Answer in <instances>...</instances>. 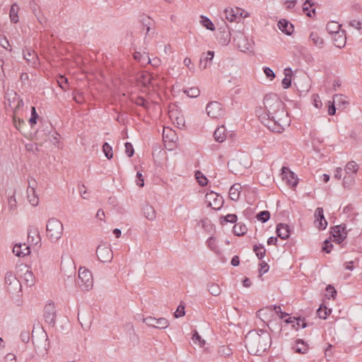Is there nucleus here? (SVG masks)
Wrapping results in <instances>:
<instances>
[{
	"mask_svg": "<svg viewBox=\"0 0 362 362\" xmlns=\"http://www.w3.org/2000/svg\"><path fill=\"white\" fill-rule=\"evenodd\" d=\"M256 217L258 221L265 223L269 219L270 213L269 211H262L257 214Z\"/></svg>",
	"mask_w": 362,
	"mask_h": 362,
	"instance_id": "obj_50",
	"label": "nucleus"
},
{
	"mask_svg": "<svg viewBox=\"0 0 362 362\" xmlns=\"http://www.w3.org/2000/svg\"><path fill=\"white\" fill-rule=\"evenodd\" d=\"M184 93H185L188 97L189 98H197L200 94V90L198 88V87H191V88H187L183 90Z\"/></svg>",
	"mask_w": 362,
	"mask_h": 362,
	"instance_id": "obj_40",
	"label": "nucleus"
},
{
	"mask_svg": "<svg viewBox=\"0 0 362 362\" xmlns=\"http://www.w3.org/2000/svg\"><path fill=\"white\" fill-rule=\"evenodd\" d=\"M269 266L267 262L263 261L259 264V273L261 274L267 273L269 271Z\"/></svg>",
	"mask_w": 362,
	"mask_h": 362,
	"instance_id": "obj_63",
	"label": "nucleus"
},
{
	"mask_svg": "<svg viewBox=\"0 0 362 362\" xmlns=\"http://www.w3.org/2000/svg\"><path fill=\"white\" fill-rule=\"evenodd\" d=\"M23 270L24 272L21 275V277L28 287H31L35 282L34 274L27 266L24 267ZM21 271H23V269H21Z\"/></svg>",
	"mask_w": 362,
	"mask_h": 362,
	"instance_id": "obj_15",
	"label": "nucleus"
},
{
	"mask_svg": "<svg viewBox=\"0 0 362 362\" xmlns=\"http://www.w3.org/2000/svg\"><path fill=\"white\" fill-rule=\"evenodd\" d=\"M247 16L248 13L239 7L226 8L223 12V17L229 22H238Z\"/></svg>",
	"mask_w": 362,
	"mask_h": 362,
	"instance_id": "obj_6",
	"label": "nucleus"
},
{
	"mask_svg": "<svg viewBox=\"0 0 362 362\" xmlns=\"http://www.w3.org/2000/svg\"><path fill=\"white\" fill-rule=\"evenodd\" d=\"M206 197L209 202V205L214 209L218 210L222 206L223 203V198L217 193L211 192L207 193Z\"/></svg>",
	"mask_w": 362,
	"mask_h": 362,
	"instance_id": "obj_12",
	"label": "nucleus"
},
{
	"mask_svg": "<svg viewBox=\"0 0 362 362\" xmlns=\"http://www.w3.org/2000/svg\"><path fill=\"white\" fill-rule=\"evenodd\" d=\"M296 351L300 354H305L308 351V346L301 339H298L295 346Z\"/></svg>",
	"mask_w": 362,
	"mask_h": 362,
	"instance_id": "obj_43",
	"label": "nucleus"
},
{
	"mask_svg": "<svg viewBox=\"0 0 362 362\" xmlns=\"http://www.w3.org/2000/svg\"><path fill=\"white\" fill-rule=\"evenodd\" d=\"M333 247V245L328 240L324 241V245L322 247V251L326 253H329Z\"/></svg>",
	"mask_w": 362,
	"mask_h": 362,
	"instance_id": "obj_57",
	"label": "nucleus"
},
{
	"mask_svg": "<svg viewBox=\"0 0 362 362\" xmlns=\"http://www.w3.org/2000/svg\"><path fill=\"white\" fill-rule=\"evenodd\" d=\"M143 322L149 327L157 329H165L169 326V322L166 318L148 316L143 319Z\"/></svg>",
	"mask_w": 362,
	"mask_h": 362,
	"instance_id": "obj_8",
	"label": "nucleus"
},
{
	"mask_svg": "<svg viewBox=\"0 0 362 362\" xmlns=\"http://www.w3.org/2000/svg\"><path fill=\"white\" fill-rule=\"evenodd\" d=\"M23 58L32 66L35 67L39 64V59L35 50L31 48H25L23 49Z\"/></svg>",
	"mask_w": 362,
	"mask_h": 362,
	"instance_id": "obj_14",
	"label": "nucleus"
},
{
	"mask_svg": "<svg viewBox=\"0 0 362 362\" xmlns=\"http://www.w3.org/2000/svg\"><path fill=\"white\" fill-rule=\"evenodd\" d=\"M38 118V115L36 112V109L35 107H31V117L29 119V123L31 127L37 123V119Z\"/></svg>",
	"mask_w": 362,
	"mask_h": 362,
	"instance_id": "obj_52",
	"label": "nucleus"
},
{
	"mask_svg": "<svg viewBox=\"0 0 362 362\" xmlns=\"http://www.w3.org/2000/svg\"><path fill=\"white\" fill-rule=\"evenodd\" d=\"M4 280L6 288L9 293L14 294L21 292V283L12 272L8 271L6 273Z\"/></svg>",
	"mask_w": 362,
	"mask_h": 362,
	"instance_id": "obj_5",
	"label": "nucleus"
},
{
	"mask_svg": "<svg viewBox=\"0 0 362 362\" xmlns=\"http://www.w3.org/2000/svg\"><path fill=\"white\" fill-rule=\"evenodd\" d=\"M361 22L358 20H351L349 23V25L356 29H357L358 30H361V28H362V26H361Z\"/></svg>",
	"mask_w": 362,
	"mask_h": 362,
	"instance_id": "obj_64",
	"label": "nucleus"
},
{
	"mask_svg": "<svg viewBox=\"0 0 362 362\" xmlns=\"http://www.w3.org/2000/svg\"><path fill=\"white\" fill-rule=\"evenodd\" d=\"M96 253L98 259L103 262H110L113 257L112 250L109 247L99 245L97 247Z\"/></svg>",
	"mask_w": 362,
	"mask_h": 362,
	"instance_id": "obj_9",
	"label": "nucleus"
},
{
	"mask_svg": "<svg viewBox=\"0 0 362 362\" xmlns=\"http://www.w3.org/2000/svg\"><path fill=\"white\" fill-rule=\"evenodd\" d=\"M297 0H284V5L286 9H291L295 7Z\"/></svg>",
	"mask_w": 362,
	"mask_h": 362,
	"instance_id": "obj_61",
	"label": "nucleus"
},
{
	"mask_svg": "<svg viewBox=\"0 0 362 362\" xmlns=\"http://www.w3.org/2000/svg\"><path fill=\"white\" fill-rule=\"evenodd\" d=\"M125 153L127 156L129 158L133 156L134 153V149L133 148V146L129 142L125 143Z\"/></svg>",
	"mask_w": 362,
	"mask_h": 362,
	"instance_id": "obj_55",
	"label": "nucleus"
},
{
	"mask_svg": "<svg viewBox=\"0 0 362 362\" xmlns=\"http://www.w3.org/2000/svg\"><path fill=\"white\" fill-rule=\"evenodd\" d=\"M333 102L336 104V105L342 107L343 108L346 107V106L349 104L348 101L346 100V97L341 94L334 95Z\"/></svg>",
	"mask_w": 362,
	"mask_h": 362,
	"instance_id": "obj_30",
	"label": "nucleus"
},
{
	"mask_svg": "<svg viewBox=\"0 0 362 362\" xmlns=\"http://www.w3.org/2000/svg\"><path fill=\"white\" fill-rule=\"evenodd\" d=\"M220 219H221V223L222 225H224L226 223H235L238 220V217L235 214H229L225 216L221 217Z\"/></svg>",
	"mask_w": 362,
	"mask_h": 362,
	"instance_id": "obj_44",
	"label": "nucleus"
},
{
	"mask_svg": "<svg viewBox=\"0 0 362 362\" xmlns=\"http://www.w3.org/2000/svg\"><path fill=\"white\" fill-rule=\"evenodd\" d=\"M192 339L194 343L199 342V345L202 347L205 344V341L202 339L201 336L197 331L194 332Z\"/></svg>",
	"mask_w": 362,
	"mask_h": 362,
	"instance_id": "obj_51",
	"label": "nucleus"
},
{
	"mask_svg": "<svg viewBox=\"0 0 362 362\" xmlns=\"http://www.w3.org/2000/svg\"><path fill=\"white\" fill-rule=\"evenodd\" d=\"M132 102L136 104L137 105H139L144 109H148L150 106V103L148 101H147L144 98L141 96H137L135 98L132 99Z\"/></svg>",
	"mask_w": 362,
	"mask_h": 362,
	"instance_id": "obj_41",
	"label": "nucleus"
},
{
	"mask_svg": "<svg viewBox=\"0 0 362 362\" xmlns=\"http://www.w3.org/2000/svg\"><path fill=\"white\" fill-rule=\"evenodd\" d=\"M207 289H208L209 292L212 296H218L221 292V289L219 285L216 283H209L207 284Z\"/></svg>",
	"mask_w": 362,
	"mask_h": 362,
	"instance_id": "obj_38",
	"label": "nucleus"
},
{
	"mask_svg": "<svg viewBox=\"0 0 362 362\" xmlns=\"http://www.w3.org/2000/svg\"><path fill=\"white\" fill-rule=\"evenodd\" d=\"M247 230L246 226L242 223H235L233 226V233L238 236L244 235Z\"/></svg>",
	"mask_w": 362,
	"mask_h": 362,
	"instance_id": "obj_36",
	"label": "nucleus"
},
{
	"mask_svg": "<svg viewBox=\"0 0 362 362\" xmlns=\"http://www.w3.org/2000/svg\"><path fill=\"white\" fill-rule=\"evenodd\" d=\"M282 175H283V179L286 178V182L290 185L291 187H296L298 184V179L296 178L295 174L288 170L286 168H282Z\"/></svg>",
	"mask_w": 362,
	"mask_h": 362,
	"instance_id": "obj_19",
	"label": "nucleus"
},
{
	"mask_svg": "<svg viewBox=\"0 0 362 362\" xmlns=\"http://www.w3.org/2000/svg\"><path fill=\"white\" fill-rule=\"evenodd\" d=\"M103 151L107 159H111L113 156L112 146L107 142L103 145Z\"/></svg>",
	"mask_w": 362,
	"mask_h": 362,
	"instance_id": "obj_49",
	"label": "nucleus"
},
{
	"mask_svg": "<svg viewBox=\"0 0 362 362\" xmlns=\"http://www.w3.org/2000/svg\"><path fill=\"white\" fill-rule=\"evenodd\" d=\"M334 45L337 47H343L346 44V37L344 32H339L334 36Z\"/></svg>",
	"mask_w": 362,
	"mask_h": 362,
	"instance_id": "obj_26",
	"label": "nucleus"
},
{
	"mask_svg": "<svg viewBox=\"0 0 362 362\" xmlns=\"http://www.w3.org/2000/svg\"><path fill=\"white\" fill-rule=\"evenodd\" d=\"M32 10L33 14L37 18L38 22L43 25L46 23V18L43 14V13L40 11V9L35 6H32Z\"/></svg>",
	"mask_w": 362,
	"mask_h": 362,
	"instance_id": "obj_35",
	"label": "nucleus"
},
{
	"mask_svg": "<svg viewBox=\"0 0 362 362\" xmlns=\"http://www.w3.org/2000/svg\"><path fill=\"white\" fill-rule=\"evenodd\" d=\"M341 25L334 21L329 22L327 24L326 29L329 33H332L335 35L336 33L340 32Z\"/></svg>",
	"mask_w": 362,
	"mask_h": 362,
	"instance_id": "obj_37",
	"label": "nucleus"
},
{
	"mask_svg": "<svg viewBox=\"0 0 362 362\" xmlns=\"http://www.w3.org/2000/svg\"><path fill=\"white\" fill-rule=\"evenodd\" d=\"M279 28L287 35H291L294 30L293 25L286 19H281L278 22Z\"/></svg>",
	"mask_w": 362,
	"mask_h": 362,
	"instance_id": "obj_20",
	"label": "nucleus"
},
{
	"mask_svg": "<svg viewBox=\"0 0 362 362\" xmlns=\"http://www.w3.org/2000/svg\"><path fill=\"white\" fill-rule=\"evenodd\" d=\"M242 190V187L239 183L233 185L228 192L229 197L233 201H238Z\"/></svg>",
	"mask_w": 362,
	"mask_h": 362,
	"instance_id": "obj_22",
	"label": "nucleus"
},
{
	"mask_svg": "<svg viewBox=\"0 0 362 362\" xmlns=\"http://www.w3.org/2000/svg\"><path fill=\"white\" fill-rule=\"evenodd\" d=\"M284 75L285 77L282 80V86L284 88H288L291 85V76H292V69L291 68H286L284 69Z\"/></svg>",
	"mask_w": 362,
	"mask_h": 362,
	"instance_id": "obj_29",
	"label": "nucleus"
},
{
	"mask_svg": "<svg viewBox=\"0 0 362 362\" xmlns=\"http://www.w3.org/2000/svg\"><path fill=\"white\" fill-rule=\"evenodd\" d=\"M276 232L278 237L282 240H286L291 234L289 226L284 223H279L276 226Z\"/></svg>",
	"mask_w": 362,
	"mask_h": 362,
	"instance_id": "obj_18",
	"label": "nucleus"
},
{
	"mask_svg": "<svg viewBox=\"0 0 362 362\" xmlns=\"http://www.w3.org/2000/svg\"><path fill=\"white\" fill-rule=\"evenodd\" d=\"M317 315L320 318L325 320L330 314L331 310H328L326 306H320L317 310Z\"/></svg>",
	"mask_w": 362,
	"mask_h": 362,
	"instance_id": "obj_48",
	"label": "nucleus"
},
{
	"mask_svg": "<svg viewBox=\"0 0 362 362\" xmlns=\"http://www.w3.org/2000/svg\"><path fill=\"white\" fill-rule=\"evenodd\" d=\"M28 241L33 244L37 245L40 241V236L39 231L37 228H30L28 231Z\"/></svg>",
	"mask_w": 362,
	"mask_h": 362,
	"instance_id": "obj_23",
	"label": "nucleus"
},
{
	"mask_svg": "<svg viewBox=\"0 0 362 362\" xmlns=\"http://www.w3.org/2000/svg\"><path fill=\"white\" fill-rule=\"evenodd\" d=\"M313 105L316 108H321L322 106V103L320 100V98L318 95H313Z\"/></svg>",
	"mask_w": 362,
	"mask_h": 362,
	"instance_id": "obj_59",
	"label": "nucleus"
},
{
	"mask_svg": "<svg viewBox=\"0 0 362 362\" xmlns=\"http://www.w3.org/2000/svg\"><path fill=\"white\" fill-rule=\"evenodd\" d=\"M13 252L19 257H23L30 254V247L26 244L17 243L13 247Z\"/></svg>",
	"mask_w": 362,
	"mask_h": 362,
	"instance_id": "obj_16",
	"label": "nucleus"
},
{
	"mask_svg": "<svg viewBox=\"0 0 362 362\" xmlns=\"http://www.w3.org/2000/svg\"><path fill=\"white\" fill-rule=\"evenodd\" d=\"M253 250L259 259H262L265 256L266 250L264 246L262 244L255 245L253 246Z\"/></svg>",
	"mask_w": 362,
	"mask_h": 362,
	"instance_id": "obj_42",
	"label": "nucleus"
},
{
	"mask_svg": "<svg viewBox=\"0 0 362 362\" xmlns=\"http://www.w3.org/2000/svg\"><path fill=\"white\" fill-rule=\"evenodd\" d=\"M185 314V306L182 305H179L176 311L174 313V316L175 318H178L180 317L184 316Z\"/></svg>",
	"mask_w": 362,
	"mask_h": 362,
	"instance_id": "obj_56",
	"label": "nucleus"
},
{
	"mask_svg": "<svg viewBox=\"0 0 362 362\" xmlns=\"http://www.w3.org/2000/svg\"><path fill=\"white\" fill-rule=\"evenodd\" d=\"M27 197L29 203L32 206H37L39 203V198L35 194L34 187L31 185V182H29V187L27 189Z\"/></svg>",
	"mask_w": 362,
	"mask_h": 362,
	"instance_id": "obj_21",
	"label": "nucleus"
},
{
	"mask_svg": "<svg viewBox=\"0 0 362 362\" xmlns=\"http://www.w3.org/2000/svg\"><path fill=\"white\" fill-rule=\"evenodd\" d=\"M358 170V165L355 161L349 162L345 166V172L346 174H355Z\"/></svg>",
	"mask_w": 362,
	"mask_h": 362,
	"instance_id": "obj_39",
	"label": "nucleus"
},
{
	"mask_svg": "<svg viewBox=\"0 0 362 362\" xmlns=\"http://www.w3.org/2000/svg\"><path fill=\"white\" fill-rule=\"evenodd\" d=\"M293 320H295L296 321V324L293 325V327H296V329H298V327L305 328L307 327V324L305 322L304 318L301 319L300 317H298V318L293 317Z\"/></svg>",
	"mask_w": 362,
	"mask_h": 362,
	"instance_id": "obj_54",
	"label": "nucleus"
},
{
	"mask_svg": "<svg viewBox=\"0 0 362 362\" xmlns=\"http://www.w3.org/2000/svg\"><path fill=\"white\" fill-rule=\"evenodd\" d=\"M346 224L342 223L338 226H335L332 228V235L334 241L341 243L343 242L347 235Z\"/></svg>",
	"mask_w": 362,
	"mask_h": 362,
	"instance_id": "obj_10",
	"label": "nucleus"
},
{
	"mask_svg": "<svg viewBox=\"0 0 362 362\" xmlns=\"http://www.w3.org/2000/svg\"><path fill=\"white\" fill-rule=\"evenodd\" d=\"M143 213L144 216L149 221H153L156 218V211L154 208L148 204H146L144 206Z\"/></svg>",
	"mask_w": 362,
	"mask_h": 362,
	"instance_id": "obj_25",
	"label": "nucleus"
},
{
	"mask_svg": "<svg viewBox=\"0 0 362 362\" xmlns=\"http://www.w3.org/2000/svg\"><path fill=\"white\" fill-rule=\"evenodd\" d=\"M46 228L47 235L51 241L56 242L62 237L63 224L58 219L55 218H49Z\"/></svg>",
	"mask_w": 362,
	"mask_h": 362,
	"instance_id": "obj_3",
	"label": "nucleus"
},
{
	"mask_svg": "<svg viewBox=\"0 0 362 362\" xmlns=\"http://www.w3.org/2000/svg\"><path fill=\"white\" fill-rule=\"evenodd\" d=\"M138 80L144 86H147L152 83L153 77L148 72H142Z\"/></svg>",
	"mask_w": 362,
	"mask_h": 362,
	"instance_id": "obj_33",
	"label": "nucleus"
},
{
	"mask_svg": "<svg viewBox=\"0 0 362 362\" xmlns=\"http://www.w3.org/2000/svg\"><path fill=\"white\" fill-rule=\"evenodd\" d=\"M139 22L144 26V29L146 30V35H148L151 30L152 24V20L151 18L145 14H142L139 16Z\"/></svg>",
	"mask_w": 362,
	"mask_h": 362,
	"instance_id": "obj_28",
	"label": "nucleus"
},
{
	"mask_svg": "<svg viewBox=\"0 0 362 362\" xmlns=\"http://www.w3.org/2000/svg\"><path fill=\"white\" fill-rule=\"evenodd\" d=\"M207 246L213 251L216 252L217 246L215 243V240L213 237H210L206 240Z\"/></svg>",
	"mask_w": 362,
	"mask_h": 362,
	"instance_id": "obj_58",
	"label": "nucleus"
},
{
	"mask_svg": "<svg viewBox=\"0 0 362 362\" xmlns=\"http://www.w3.org/2000/svg\"><path fill=\"white\" fill-rule=\"evenodd\" d=\"M195 177L199 184V185L204 187L206 186L208 183V180L206 177L200 171H197L195 173Z\"/></svg>",
	"mask_w": 362,
	"mask_h": 362,
	"instance_id": "obj_47",
	"label": "nucleus"
},
{
	"mask_svg": "<svg viewBox=\"0 0 362 362\" xmlns=\"http://www.w3.org/2000/svg\"><path fill=\"white\" fill-rule=\"evenodd\" d=\"M214 139L218 142H223L226 139V128L224 126L216 128L214 133Z\"/></svg>",
	"mask_w": 362,
	"mask_h": 362,
	"instance_id": "obj_27",
	"label": "nucleus"
},
{
	"mask_svg": "<svg viewBox=\"0 0 362 362\" xmlns=\"http://www.w3.org/2000/svg\"><path fill=\"white\" fill-rule=\"evenodd\" d=\"M272 344L269 333L263 329L252 330L245 337V346L247 351L252 355H261Z\"/></svg>",
	"mask_w": 362,
	"mask_h": 362,
	"instance_id": "obj_2",
	"label": "nucleus"
},
{
	"mask_svg": "<svg viewBox=\"0 0 362 362\" xmlns=\"http://www.w3.org/2000/svg\"><path fill=\"white\" fill-rule=\"evenodd\" d=\"M310 38L315 46L318 47L319 48L322 47L324 41L322 38L320 37L317 33H311Z\"/></svg>",
	"mask_w": 362,
	"mask_h": 362,
	"instance_id": "obj_45",
	"label": "nucleus"
},
{
	"mask_svg": "<svg viewBox=\"0 0 362 362\" xmlns=\"http://www.w3.org/2000/svg\"><path fill=\"white\" fill-rule=\"evenodd\" d=\"M20 337L23 342L28 343L30 340V332L28 330L22 331Z\"/></svg>",
	"mask_w": 362,
	"mask_h": 362,
	"instance_id": "obj_60",
	"label": "nucleus"
},
{
	"mask_svg": "<svg viewBox=\"0 0 362 362\" xmlns=\"http://www.w3.org/2000/svg\"><path fill=\"white\" fill-rule=\"evenodd\" d=\"M207 115L211 118H219L224 115V110L222 105L217 101H212L206 107Z\"/></svg>",
	"mask_w": 362,
	"mask_h": 362,
	"instance_id": "obj_7",
	"label": "nucleus"
},
{
	"mask_svg": "<svg viewBox=\"0 0 362 362\" xmlns=\"http://www.w3.org/2000/svg\"><path fill=\"white\" fill-rule=\"evenodd\" d=\"M7 204L10 211H15L17 209V201L16 199V189H12L11 193H8L7 197Z\"/></svg>",
	"mask_w": 362,
	"mask_h": 362,
	"instance_id": "obj_24",
	"label": "nucleus"
},
{
	"mask_svg": "<svg viewBox=\"0 0 362 362\" xmlns=\"http://www.w3.org/2000/svg\"><path fill=\"white\" fill-rule=\"evenodd\" d=\"M78 285L83 291H90L93 286V279L91 272L83 268L78 270Z\"/></svg>",
	"mask_w": 362,
	"mask_h": 362,
	"instance_id": "obj_4",
	"label": "nucleus"
},
{
	"mask_svg": "<svg viewBox=\"0 0 362 362\" xmlns=\"http://www.w3.org/2000/svg\"><path fill=\"white\" fill-rule=\"evenodd\" d=\"M57 83L61 88L63 90L66 89V85L68 83L67 78L64 77V76H60L57 79Z\"/></svg>",
	"mask_w": 362,
	"mask_h": 362,
	"instance_id": "obj_53",
	"label": "nucleus"
},
{
	"mask_svg": "<svg viewBox=\"0 0 362 362\" xmlns=\"http://www.w3.org/2000/svg\"><path fill=\"white\" fill-rule=\"evenodd\" d=\"M44 317L49 325L54 326L55 325L56 310L53 303H48L45 306Z\"/></svg>",
	"mask_w": 362,
	"mask_h": 362,
	"instance_id": "obj_11",
	"label": "nucleus"
},
{
	"mask_svg": "<svg viewBox=\"0 0 362 362\" xmlns=\"http://www.w3.org/2000/svg\"><path fill=\"white\" fill-rule=\"evenodd\" d=\"M263 103L264 112L261 107L256 110L259 120L269 130L281 132L290 122L288 113L284 110V103L274 93L267 94Z\"/></svg>",
	"mask_w": 362,
	"mask_h": 362,
	"instance_id": "obj_1",
	"label": "nucleus"
},
{
	"mask_svg": "<svg viewBox=\"0 0 362 362\" xmlns=\"http://www.w3.org/2000/svg\"><path fill=\"white\" fill-rule=\"evenodd\" d=\"M214 57L213 51H208L206 54L203 53L199 60L200 69H206L211 64Z\"/></svg>",
	"mask_w": 362,
	"mask_h": 362,
	"instance_id": "obj_17",
	"label": "nucleus"
},
{
	"mask_svg": "<svg viewBox=\"0 0 362 362\" xmlns=\"http://www.w3.org/2000/svg\"><path fill=\"white\" fill-rule=\"evenodd\" d=\"M218 353L221 356L227 357L232 354V349L228 346H221L218 347Z\"/></svg>",
	"mask_w": 362,
	"mask_h": 362,
	"instance_id": "obj_46",
	"label": "nucleus"
},
{
	"mask_svg": "<svg viewBox=\"0 0 362 362\" xmlns=\"http://www.w3.org/2000/svg\"><path fill=\"white\" fill-rule=\"evenodd\" d=\"M200 23L203 27L206 28L207 30H209L211 31L215 30V26H214L213 22L206 16H200Z\"/></svg>",
	"mask_w": 362,
	"mask_h": 362,
	"instance_id": "obj_34",
	"label": "nucleus"
},
{
	"mask_svg": "<svg viewBox=\"0 0 362 362\" xmlns=\"http://www.w3.org/2000/svg\"><path fill=\"white\" fill-rule=\"evenodd\" d=\"M18 10H19V6H18L17 4L14 3L11 5V7L10 9V13H9V16H10L11 22L15 23L18 22V21H19L18 16Z\"/></svg>",
	"mask_w": 362,
	"mask_h": 362,
	"instance_id": "obj_32",
	"label": "nucleus"
},
{
	"mask_svg": "<svg viewBox=\"0 0 362 362\" xmlns=\"http://www.w3.org/2000/svg\"><path fill=\"white\" fill-rule=\"evenodd\" d=\"M134 58L135 60L139 62L142 65L145 64H148V62H151L150 57L145 53L142 54L139 52H135L134 53Z\"/></svg>",
	"mask_w": 362,
	"mask_h": 362,
	"instance_id": "obj_31",
	"label": "nucleus"
},
{
	"mask_svg": "<svg viewBox=\"0 0 362 362\" xmlns=\"http://www.w3.org/2000/svg\"><path fill=\"white\" fill-rule=\"evenodd\" d=\"M336 104L332 101H328V114L334 115L336 113Z\"/></svg>",
	"mask_w": 362,
	"mask_h": 362,
	"instance_id": "obj_62",
	"label": "nucleus"
},
{
	"mask_svg": "<svg viewBox=\"0 0 362 362\" xmlns=\"http://www.w3.org/2000/svg\"><path fill=\"white\" fill-rule=\"evenodd\" d=\"M315 226L320 230H324L327 226V221L324 216V211L322 207H317L315 211Z\"/></svg>",
	"mask_w": 362,
	"mask_h": 362,
	"instance_id": "obj_13",
	"label": "nucleus"
}]
</instances>
